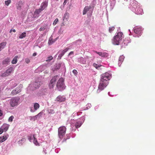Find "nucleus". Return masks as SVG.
<instances>
[{
	"mask_svg": "<svg viewBox=\"0 0 155 155\" xmlns=\"http://www.w3.org/2000/svg\"><path fill=\"white\" fill-rule=\"evenodd\" d=\"M14 118V117L13 116H11L8 119V121L9 122H12L13 120V119Z\"/></svg>",
	"mask_w": 155,
	"mask_h": 155,
	"instance_id": "58836bf2",
	"label": "nucleus"
},
{
	"mask_svg": "<svg viewBox=\"0 0 155 155\" xmlns=\"http://www.w3.org/2000/svg\"><path fill=\"white\" fill-rule=\"evenodd\" d=\"M69 15V14L67 12L65 13L63 17V20L64 21H67L68 20Z\"/></svg>",
	"mask_w": 155,
	"mask_h": 155,
	"instance_id": "2eb2a0df",
	"label": "nucleus"
},
{
	"mask_svg": "<svg viewBox=\"0 0 155 155\" xmlns=\"http://www.w3.org/2000/svg\"><path fill=\"white\" fill-rule=\"evenodd\" d=\"M93 66L97 69V68L100 67L98 65H97L95 63H94L93 64Z\"/></svg>",
	"mask_w": 155,
	"mask_h": 155,
	"instance_id": "a18cd8bd",
	"label": "nucleus"
},
{
	"mask_svg": "<svg viewBox=\"0 0 155 155\" xmlns=\"http://www.w3.org/2000/svg\"><path fill=\"white\" fill-rule=\"evenodd\" d=\"M65 100L66 98L60 95L58 96L56 98V100L59 102L64 101Z\"/></svg>",
	"mask_w": 155,
	"mask_h": 155,
	"instance_id": "f8f14e48",
	"label": "nucleus"
},
{
	"mask_svg": "<svg viewBox=\"0 0 155 155\" xmlns=\"http://www.w3.org/2000/svg\"><path fill=\"white\" fill-rule=\"evenodd\" d=\"M111 78V75L109 73L106 72L101 75V80L105 82H108Z\"/></svg>",
	"mask_w": 155,
	"mask_h": 155,
	"instance_id": "39448f33",
	"label": "nucleus"
},
{
	"mask_svg": "<svg viewBox=\"0 0 155 155\" xmlns=\"http://www.w3.org/2000/svg\"><path fill=\"white\" fill-rule=\"evenodd\" d=\"M21 7V5H20V4H18L16 6V8L17 9L20 10Z\"/></svg>",
	"mask_w": 155,
	"mask_h": 155,
	"instance_id": "79ce46f5",
	"label": "nucleus"
},
{
	"mask_svg": "<svg viewBox=\"0 0 155 155\" xmlns=\"http://www.w3.org/2000/svg\"><path fill=\"white\" fill-rule=\"evenodd\" d=\"M48 1H45V2H43L41 5L40 8L42 10H44L48 6Z\"/></svg>",
	"mask_w": 155,
	"mask_h": 155,
	"instance_id": "9b49d317",
	"label": "nucleus"
},
{
	"mask_svg": "<svg viewBox=\"0 0 155 155\" xmlns=\"http://www.w3.org/2000/svg\"><path fill=\"white\" fill-rule=\"evenodd\" d=\"M26 140V139L25 138H22V139L19 140L18 142V143L19 144H22V141H23V142H25Z\"/></svg>",
	"mask_w": 155,
	"mask_h": 155,
	"instance_id": "72a5a7b5",
	"label": "nucleus"
},
{
	"mask_svg": "<svg viewBox=\"0 0 155 155\" xmlns=\"http://www.w3.org/2000/svg\"><path fill=\"white\" fill-rule=\"evenodd\" d=\"M36 53H34L33 54V55L34 56H36Z\"/></svg>",
	"mask_w": 155,
	"mask_h": 155,
	"instance_id": "4d7b16f0",
	"label": "nucleus"
},
{
	"mask_svg": "<svg viewBox=\"0 0 155 155\" xmlns=\"http://www.w3.org/2000/svg\"><path fill=\"white\" fill-rule=\"evenodd\" d=\"M22 87V85L21 84L19 85L18 87L12 91L11 93V95H14L20 92L21 91Z\"/></svg>",
	"mask_w": 155,
	"mask_h": 155,
	"instance_id": "423d86ee",
	"label": "nucleus"
},
{
	"mask_svg": "<svg viewBox=\"0 0 155 155\" xmlns=\"http://www.w3.org/2000/svg\"><path fill=\"white\" fill-rule=\"evenodd\" d=\"M108 84V82H105L100 80V83L98 86V89L102 91L107 86Z\"/></svg>",
	"mask_w": 155,
	"mask_h": 155,
	"instance_id": "0eeeda50",
	"label": "nucleus"
},
{
	"mask_svg": "<svg viewBox=\"0 0 155 155\" xmlns=\"http://www.w3.org/2000/svg\"><path fill=\"white\" fill-rule=\"evenodd\" d=\"M12 31L13 32H16V30L15 29H11L10 31V32L11 33Z\"/></svg>",
	"mask_w": 155,
	"mask_h": 155,
	"instance_id": "603ef678",
	"label": "nucleus"
},
{
	"mask_svg": "<svg viewBox=\"0 0 155 155\" xmlns=\"http://www.w3.org/2000/svg\"><path fill=\"white\" fill-rule=\"evenodd\" d=\"M124 56L122 55L120 56V57L119 58V63L118 64L120 66L122 62L123 61L124 59Z\"/></svg>",
	"mask_w": 155,
	"mask_h": 155,
	"instance_id": "a211bd4d",
	"label": "nucleus"
},
{
	"mask_svg": "<svg viewBox=\"0 0 155 155\" xmlns=\"http://www.w3.org/2000/svg\"><path fill=\"white\" fill-rule=\"evenodd\" d=\"M10 62L9 59L7 58L4 60L3 61V64H8Z\"/></svg>",
	"mask_w": 155,
	"mask_h": 155,
	"instance_id": "b1692460",
	"label": "nucleus"
},
{
	"mask_svg": "<svg viewBox=\"0 0 155 155\" xmlns=\"http://www.w3.org/2000/svg\"><path fill=\"white\" fill-rule=\"evenodd\" d=\"M55 85V84H53V83L50 82L49 84V87L50 89L53 88Z\"/></svg>",
	"mask_w": 155,
	"mask_h": 155,
	"instance_id": "c85d7f7f",
	"label": "nucleus"
},
{
	"mask_svg": "<svg viewBox=\"0 0 155 155\" xmlns=\"http://www.w3.org/2000/svg\"><path fill=\"white\" fill-rule=\"evenodd\" d=\"M68 0H65L63 4L64 5L66 4Z\"/></svg>",
	"mask_w": 155,
	"mask_h": 155,
	"instance_id": "5fc2aeb1",
	"label": "nucleus"
},
{
	"mask_svg": "<svg viewBox=\"0 0 155 155\" xmlns=\"http://www.w3.org/2000/svg\"><path fill=\"white\" fill-rule=\"evenodd\" d=\"M43 11L40 8L37 9L35 10V11L34 12V15H36L35 17H38L39 16V14L41 12Z\"/></svg>",
	"mask_w": 155,
	"mask_h": 155,
	"instance_id": "4468645a",
	"label": "nucleus"
},
{
	"mask_svg": "<svg viewBox=\"0 0 155 155\" xmlns=\"http://www.w3.org/2000/svg\"><path fill=\"white\" fill-rule=\"evenodd\" d=\"M66 131V128L64 126L60 127L58 130V136L60 139H62L64 136Z\"/></svg>",
	"mask_w": 155,
	"mask_h": 155,
	"instance_id": "20e7f679",
	"label": "nucleus"
},
{
	"mask_svg": "<svg viewBox=\"0 0 155 155\" xmlns=\"http://www.w3.org/2000/svg\"><path fill=\"white\" fill-rule=\"evenodd\" d=\"M33 143L36 145H38L39 143H38L35 137V135H33Z\"/></svg>",
	"mask_w": 155,
	"mask_h": 155,
	"instance_id": "cd10ccee",
	"label": "nucleus"
},
{
	"mask_svg": "<svg viewBox=\"0 0 155 155\" xmlns=\"http://www.w3.org/2000/svg\"><path fill=\"white\" fill-rule=\"evenodd\" d=\"M61 66V64L60 63H58L56 64L54 66V69L53 70L54 71L59 69Z\"/></svg>",
	"mask_w": 155,
	"mask_h": 155,
	"instance_id": "6ab92c4d",
	"label": "nucleus"
},
{
	"mask_svg": "<svg viewBox=\"0 0 155 155\" xmlns=\"http://www.w3.org/2000/svg\"><path fill=\"white\" fill-rule=\"evenodd\" d=\"M26 36V33L24 32L21 34L19 36V38L20 39H22L25 38Z\"/></svg>",
	"mask_w": 155,
	"mask_h": 155,
	"instance_id": "5701e85b",
	"label": "nucleus"
},
{
	"mask_svg": "<svg viewBox=\"0 0 155 155\" xmlns=\"http://www.w3.org/2000/svg\"><path fill=\"white\" fill-rule=\"evenodd\" d=\"M3 114V113L2 111V110L0 108V117L2 116Z\"/></svg>",
	"mask_w": 155,
	"mask_h": 155,
	"instance_id": "8fccbe9b",
	"label": "nucleus"
},
{
	"mask_svg": "<svg viewBox=\"0 0 155 155\" xmlns=\"http://www.w3.org/2000/svg\"><path fill=\"white\" fill-rule=\"evenodd\" d=\"M54 42V41L52 40L51 39V38H50L49 39V40L48 42V44L49 45H51Z\"/></svg>",
	"mask_w": 155,
	"mask_h": 155,
	"instance_id": "4c0bfd02",
	"label": "nucleus"
},
{
	"mask_svg": "<svg viewBox=\"0 0 155 155\" xmlns=\"http://www.w3.org/2000/svg\"><path fill=\"white\" fill-rule=\"evenodd\" d=\"M123 34L122 32H118L117 35L114 37L113 43L115 45H118L121 41Z\"/></svg>",
	"mask_w": 155,
	"mask_h": 155,
	"instance_id": "f257e3e1",
	"label": "nucleus"
},
{
	"mask_svg": "<svg viewBox=\"0 0 155 155\" xmlns=\"http://www.w3.org/2000/svg\"><path fill=\"white\" fill-rule=\"evenodd\" d=\"M91 8L92 7L90 5L85 6L84 8L83 11V15H85Z\"/></svg>",
	"mask_w": 155,
	"mask_h": 155,
	"instance_id": "9d476101",
	"label": "nucleus"
},
{
	"mask_svg": "<svg viewBox=\"0 0 155 155\" xmlns=\"http://www.w3.org/2000/svg\"><path fill=\"white\" fill-rule=\"evenodd\" d=\"M53 59V57L52 56H49L47 58V59L46 60V62H50Z\"/></svg>",
	"mask_w": 155,
	"mask_h": 155,
	"instance_id": "7c9ffc66",
	"label": "nucleus"
},
{
	"mask_svg": "<svg viewBox=\"0 0 155 155\" xmlns=\"http://www.w3.org/2000/svg\"><path fill=\"white\" fill-rule=\"evenodd\" d=\"M41 84L40 81L38 80H36L32 84H30L29 87L30 89L33 91L38 88Z\"/></svg>",
	"mask_w": 155,
	"mask_h": 155,
	"instance_id": "7ed1b4c3",
	"label": "nucleus"
},
{
	"mask_svg": "<svg viewBox=\"0 0 155 155\" xmlns=\"http://www.w3.org/2000/svg\"><path fill=\"white\" fill-rule=\"evenodd\" d=\"M58 78V76H55L52 77L50 82L53 83L55 84V82Z\"/></svg>",
	"mask_w": 155,
	"mask_h": 155,
	"instance_id": "f3484780",
	"label": "nucleus"
},
{
	"mask_svg": "<svg viewBox=\"0 0 155 155\" xmlns=\"http://www.w3.org/2000/svg\"><path fill=\"white\" fill-rule=\"evenodd\" d=\"M134 31L135 33L139 34L140 36L142 32V29L140 27L136 28L134 29Z\"/></svg>",
	"mask_w": 155,
	"mask_h": 155,
	"instance_id": "ddd939ff",
	"label": "nucleus"
},
{
	"mask_svg": "<svg viewBox=\"0 0 155 155\" xmlns=\"http://www.w3.org/2000/svg\"><path fill=\"white\" fill-rule=\"evenodd\" d=\"M11 0H7L5 1V4L7 6H8L11 3Z\"/></svg>",
	"mask_w": 155,
	"mask_h": 155,
	"instance_id": "f704fd0d",
	"label": "nucleus"
},
{
	"mask_svg": "<svg viewBox=\"0 0 155 155\" xmlns=\"http://www.w3.org/2000/svg\"><path fill=\"white\" fill-rule=\"evenodd\" d=\"M81 125V123L80 122H78L76 124L75 126L76 128H78L80 127Z\"/></svg>",
	"mask_w": 155,
	"mask_h": 155,
	"instance_id": "c9c22d12",
	"label": "nucleus"
},
{
	"mask_svg": "<svg viewBox=\"0 0 155 155\" xmlns=\"http://www.w3.org/2000/svg\"><path fill=\"white\" fill-rule=\"evenodd\" d=\"M13 71V68L12 67H10L8 68L6 71L2 73L1 76L3 77H6L10 75L12 72Z\"/></svg>",
	"mask_w": 155,
	"mask_h": 155,
	"instance_id": "6e6552de",
	"label": "nucleus"
},
{
	"mask_svg": "<svg viewBox=\"0 0 155 155\" xmlns=\"http://www.w3.org/2000/svg\"><path fill=\"white\" fill-rule=\"evenodd\" d=\"M25 61L28 64L30 62V60L28 58H26L25 60Z\"/></svg>",
	"mask_w": 155,
	"mask_h": 155,
	"instance_id": "de8ad7c7",
	"label": "nucleus"
},
{
	"mask_svg": "<svg viewBox=\"0 0 155 155\" xmlns=\"http://www.w3.org/2000/svg\"><path fill=\"white\" fill-rule=\"evenodd\" d=\"M4 131L2 128H0V134H1Z\"/></svg>",
	"mask_w": 155,
	"mask_h": 155,
	"instance_id": "3c124183",
	"label": "nucleus"
},
{
	"mask_svg": "<svg viewBox=\"0 0 155 155\" xmlns=\"http://www.w3.org/2000/svg\"><path fill=\"white\" fill-rule=\"evenodd\" d=\"M18 56H15L12 61V63L13 64H16L18 61Z\"/></svg>",
	"mask_w": 155,
	"mask_h": 155,
	"instance_id": "4be33fe9",
	"label": "nucleus"
},
{
	"mask_svg": "<svg viewBox=\"0 0 155 155\" xmlns=\"http://www.w3.org/2000/svg\"><path fill=\"white\" fill-rule=\"evenodd\" d=\"M73 73L75 75H77L78 74V72L76 70L74 69L72 71Z\"/></svg>",
	"mask_w": 155,
	"mask_h": 155,
	"instance_id": "37998d69",
	"label": "nucleus"
},
{
	"mask_svg": "<svg viewBox=\"0 0 155 155\" xmlns=\"http://www.w3.org/2000/svg\"><path fill=\"white\" fill-rule=\"evenodd\" d=\"M66 140H64V141H66Z\"/></svg>",
	"mask_w": 155,
	"mask_h": 155,
	"instance_id": "13d9d810",
	"label": "nucleus"
},
{
	"mask_svg": "<svg viewBox=\"0 0 155 155\" xmlns=\"http://www.w3.org/2000/svg\"><path fill=\"white\" fill-rule=\"evenodd\" d=\"M64 54H63V53H61V54H60L59 55H58V58H60V59H61V57L63 56V55Z\"/></svg>",
	"mask_w": 155,
	"mask_h": 155,
	"instance_id": "49530a36",
	"label": "nucleus"
},
{
	"mask_svg": "<svg viewBox=\"0 0 155 155\" xmlns=\"http://www.w3.org/2000/svg\"><path fill=\"white\" fill-rule=\"evenodd\" d=\"M9 126L8 124H4L2 127L4 131L6 132L7 130L9 128Z\"/></svg>",
	"mask_w": 155,
	"mask_h": 155,
	"instance_id": "dca6fc26",
	"label": "nucleus"
},
{
	"mask_svg": "<svg viewBox=\"0 0 155 155\" xmlns=\"http://www.w3.org/2000/svg\"><path fill=\"white\" fill-rule=\"evenodd\" d=\"M7 139V137L6 136H4L2 137H0V142H3L6 140Z\"/></svg>",
	"mask_w": 155,
	"mask_h": 155,
	"instance_id": "412c9836",
	"label": "nucleus"
},
{
	"mask_svg": "<svg viewBox=\"0 0 155 155\" xmlns=\"http://www.w3.org/2000/svg\"><path fill=\"white\" fill-rule=\"evenodd\" d=\"M102 54L101 57H106L108 56V54L105 52L102 53Z\"/></svg>",
	"mask_w": 155,
	"mask_h": 155,
	"instance_id": "e433bc0d",
	"label": "nucleus"
},
{
	"mask_svg": "<svg viewBox=\"0 0 155 155\" xmlns=\"http://www.w3.org/2000/svg\"><path fill=\"white\" fill-rule=\"evenodd\" d=\"M45 29V28L44 27H41L39 29V31H44Z\"/></svg>",
	"mask_w": 155,
	"mask_h": 155,
	"instance_id": "09e8293b",
	"label": "nucleus"
},
{
	"mask_svg": "<svg viewBox=\"0 0 155 155\" xmlns=\"http://www.w3.org/2000/svg\"><path fill=\"white\" fill-rule=\"evenodd\" d=\"M32 138H33V137H30L29 138V140L30 141V140H31L32 139Z\"/></svg>",
	"mask_w": 155,
	"mask_h": 155,
	"instance_id": "6e6d98bb",
	"label": "nucleus"
},
{
	"mask_svg": "<svg viewBox=\"0 0 155 155\" xmlns=\"http://www.w3.org/2000/svg\"><path fill=\"white\" fill-rule=\"evenodd\" d=\"M94 51L98 54L99 56H101V55H102V52H97V51Z\"/></svg>",
	"mask_w": 155,
	"mask_h": 155,
	"instance_id": "c03bdc74",
	"label": "nucleus"
},
{
	"mask_svg": "<svg viewBox=\"0 0 155 155\" xmlns=\"http://www.w3.org/2000/svg\"><path fill=\"white\" fill-rule=\"evenodd\" d=\"M34 107L35 110H36L39 107L40 105L38 103H36L34 104Z\"/></svg>",
	"mask_w": 155,
	"mask_h": 155,
	"instance_id": "bb28decb",
	"label": "nucleus"
},
{
	"mask_svg": "<svg viewBox=\"0 0 155 155\" xmlns=\"http://www.w3.org/2000/svg\"><path fill=\"white\" fill-rule=\"evenodd\" d=\"M17 85V84L15 83V82H12L10 84V86L12 88H13L15 87Z\"/></svg>",
	"mask_w": 155,
	"mask_h": 155,
	"instance_id": "c756f323",
	"label": "nucleus"
},
{
	"mask_svg": "<svg viewBox=\"0 0 155 155\" xmlns=\"http://www.w3.org/2000/svg\"><path fill=\"white\" fill-rule=\"evenodd\" d=\"M115 29V27L114 26H112L109 28V31L110 33H111Z\"/></svg>",
	"mask_w": 155,
	"mask_h": 155,
	"instance_id": "473e14b6",
	"label": "nucleus"
},
{
	"mask_svg": "<svg viewBox=\"0 0 155 155\" xmlns=\"http://www.w3.org/2000/svg\"><path fill=\"white\" fill-rule=\"evenodd\" d=\"M74 54V52L73 51H71L68 54V56H70L71 54Z\"/></svg>",
	"mask_w": 155,
	"mask_h": 155,
	"instance_id": "864d4df0",
	"label": "nucleus"
},
{
	"mask_svg": "<svg viewBox=\"0 0 155 155\" xmlns=\"http://www.w3.org/2000/svg\"><path fill=\"white\" fill-rule=\"evenodd\" d=\"M69 49V48H66L62 51V52L64 54Z\"/></svg>",
	"mask_w": 155,
	"mask_h": 155,
	"instance_id": "ea45409f",
	"label": "nucleus"
},
{
	"mask_svg": "<svg viewBox=\"0 0 155 155\" xmlns=\"http://www.w3.org/2000/svg\"><path fill=\"white\" fill-rule=\"evenodd\" d=\"M6 44V42H3L0 44V51L4 48Z\"/></svg>",
	"mask_w": 155,
	"mask_h": 155,
	"instance_id": "aec40b11",
	"label": "nucleus"
},
{
	"mask_svg": "<svg viewBox=\"0 0 155 155\" xmlns=\"http://www.w3.org/2000/svg\"><path fill=\"white\" fill-rule=\"evenodd\" d=\"M19 100V98H14L11 99L10 103L11 106L14 107L15 106L17 105L18 104Z\"/></svg>",
	"mask_w": 155,
	"mask_h": 155,
	"instance_id": "1a4fd4ad",
	"label": "nucleus"
},
{
	"mask_svg": "<svg viewBox=\"0 0 155 155\" xmlns=\"http://www.w3.org/2000/svg\"><path fill=\"white\" fill-rule=\"evenodd\" d=\"M58 21V18H56L54 21L53 23V25H55Z\"/></svg>",
	"mask_w": 155,
	"mask_h": 155,
	"instance_id": "a19ab883",
	"label": "nucleus"
},
{
	"mask_svg": "<svg viewBox=\"0 0 155 155\" xmlns=\"http://www.w3.org/2000/svg\"><path fill=\"white\" fill-rule=\"evenodd\" d=\"M79 61L83 64H84L86 63V61L85 59L82 57H81L79 58Z\"/></svg>",
	"mask_w": 155,
	"mask_h": 155,
	"instance_id": "393cba45",
	"label": "nucleus"
},
{
	"mask_svg": "<svg viewBox=\"0 0 155 155\" xmlns=\"http://www.w3.org/2000/svg\"><path fill=\"white\" fill-rule=\"evenodd\" d=\"M42 115V113L41 112H40L39 113H38L37 115L34 117L32 118L34 119V120L36 119V118H38V117H40Z\"/></svg>",
	"mask_w": 155,
	"mask_h": 155,
	"instance_id": "a878e982",
	"label": "nucleus"
},
{
	"mask_svg": "<svg viewBox=\"0 0 155 155\" xmlns=\"http://www.w3.org/2000/svg\"><path fill=\"white\" fill-rule=\"evenodd\" d=\"M136 13L138 15L142 14L143 13V11L140 9H139L137 10Z\"/></svg>",
	"mask_w": 155,
	"mask_h": 155,
	"instance_id": "2f4dec72",
	"label": "nucleus"
},
{
	"mask_svg": "<svg viewBox=\"0 0 155 155\" xmlns=\"http://www.w3.org/2000/svg\"><path fill=\"white\" fill-rule=\"evenodd\" d=\"M56 87L60 91H61L65 88L64 80L63 78H60L59 79L57 83Z\"/></svg>",
	"mask_w": 155,
	"mask_h": 155,
	"instance_id": "f03ea898",
	"label": "nucleus"
}]
</instances>
